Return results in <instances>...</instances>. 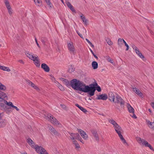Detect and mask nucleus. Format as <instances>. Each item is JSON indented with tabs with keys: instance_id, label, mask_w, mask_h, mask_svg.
Here are the masks:
<instances>
[{
	"instance_id": "nucleus-1",
	"label": "nucleus",
	"mask_w": 154,
	"mask_h": 154,
	"mask_svg": "<svg viewBox=\"0 0 154 154\" xmlns=\"http://www.w3.org/2000/svg\"><path fill=\"white\" fill-rule=\"evenodd\" d=\"M70 84L74 89L87 93L90 97L92 96L94 94L95 88L97 85V84L96 82L89 85H86L83 82L75 79H72L70 82Z\"/></svg>"
},
{
	"instance_id": "nucleus-2",
	"label": "nucleus",
	"mask_w": 154,
	"mask_h": 154,
	"mask_svg": "<svg viewBox=\"0 0 154 154\" xmlns=\"http://www.w3.org/2000/svg\"><path fill=\"white\" fill-rule=\"evenodd\" d=\"M108 97L110 101H112L115 103L119 104L121 107H124L125 103L124 101L118 95L112 92H109V94Z\"/></svg>"
},
{
	"instance_id": "nucleus-3",
	"label": "nucleus",
	"mask_w": 154,
	"mask_h": 154,
	"mask_svg": "<svg viewBox=\"0 0 154 154\" xmlns=\"http://www.w3.org/2000/svg\"><path fill=\"white\" fill-rule=\"evenodd\" d=\"M26 142L32 148L35 149V150L37 153L39 152L43 148L42 147L36 145L30 138L27 139Z\"/></svg>"
},
{
	"instance_id": "nucleus-4",
	"label": "nucleus",
	"mask_w": 154,
	"mask_h": 154,
	"mask_svg": "<svg viewBox=\"0 0 154 154\" xmlns=\"http://www.w3.org/2000/svg\"><path fill=\"white\" fill-rule=\"evenodd\" d=\"M136 140L140 145L149 147L150 149L153 150V148L150 144L144 139L139 137H136Z\"/></svg>"
},
{
	"instance_id": "nucleus-5",
	"label": "nucleus",
	"mask_w": 154,
	"mask_h": 154,
	"mask_svg": "<svg viewBox=\"0 0 154 154\" xmlns=\"http://www.w3.org/2000/svg\"><path fill=\"white\" fill-rule=\"evenodd\" d=\"M69 137L73 142L74 141H76V140L80 141L82 143H84L83 140L78 133H69Z\"/></svg>"
},
{
	"instance_id": "nucleus-6",
	"label": "nucleus",
	"mask_w": 154,
	"mask_h": 154,
	"mask_svg": "<svg viewBox=\"0 0 154 154\" xmlns=\"http://www.w3.org/2000/svg\"><path fill=\"white\" fill-rule=\"evenodd\" d=\"M6 104L12 107V106H13L11 102H8L7 101L5 100L3 102L0 103V109L2 110H6L7 109Z\"/></svg>"
},
{
	"instance_id": "nucleus-7",
	"label": "nucleus",
	"mask_w": 154,
	"mask_h": 154,
	"mask_svg": "<svg viewBox=\"0 0 154 154\" xmlns=\"http://www.w3.org/2000/svg\"><path fill=\"white\" fill-rule=\"evenodd\" d=\"M91 131L95 140L98 141L99 140V137L97 130L94 129L91 130Z\"/></svg>"
},
{
	"instance_id": "nucleus-8",
	"label": "nucleus",
	"mask_w": 154,
	"mask_h": 154,
	"mask_svg": "<svg viewBox=\"0 0 154 154\" xmlns=\"http://www.w3.org/2000/svg\"><path fill=\"white\" fill-rule=\"evenodd\" d=\"M78 131L84 140H87L88 139V136L85 131L81 129H78Z\"/></svg>"
},
{
	"instance_id": "nucleus-9",
	"label": "nucleus",
	"mask_w": 154,
	"mask_h": 154,
	"mask_svg": "<svg viewBox=\"0 0 154 154\" xmlns=\"http://www.w3.org/2000/svg\"><path fill=\"white\" fill-rule=\"evenodd\" d=\"M68 48L70 53L74 54L75 49L72 42L67 43Z\"/></svg>"
},
{
	"instance_id": "nucleus-10",
	"label": "nucleus",
	"mask_w": 154,
	"mask_h": 154,
	"mask_svg": "<svg viewBox=\"0 0 154 154\" xmlns=\"http://www.w3.org/2000/svg\"><path fill=\"white\" fill-rule=\"evenodd\" d=\"M114 128L118 136L122 134L121 133L123 131L121 127L118 124L115 126Z\"/></svg>"
},
{
	"instance_id": "nucleus-11",
	"label": "nucleus",
	"mask_w": 154,
	"mask_h": 154,
	"mask_svg": "<svg viewBox=\"0 0 154 154\" xmlns=\"http://www.w3.org/2000/svg\"><path fill=\"white\" fill-rule=\"evenodd\" d=\"M50 121L52 123L56 126L60 125L59 122L55 118L53 117V116L52 117L50 116Z\"/></svg>"
},
{
	"instance_id": "nucleus-12",
	"label": "nucleus",
	"mask_w": 154,
	"mask_h": 154,
	"mask_svg": "<svg viewBox=\"0 0 154 154\" xmlns=\"http://www.w3.org/2000/svg\"><path fill=\"white\" fill-rule=\"evenodd\" d=\"M7 97V95L5 93L0 91V103L3 102L5 100V98Z\"/></svg>"
},
{
	"instance_id": "nucleus-13",
	"label": "nucleus",
	"mask_w": 154,
	"mask_h": 154,
	"mask_svg": "<svg viewBox=\"0 0 154 154\" xmlns=\"http://www.w3.org/2000/svg\"><path fill=\"white\" fill-rule=\"evenodd\" d=\"M107 96L105 94H102L100 95H97L96 98L97 100H106L107 98Z\"/></svg>"
},
{
	"instance_id": "nucleus-14",
	"label": "nucleus",
	"mask_w": 154,
	"mask_h": 154,
	"mask_svg": "<svg viewBox=\"0 0 154 154\" xmlns=\"http://www.w3.org/2000/svg\"><path fill=\"white\" fill-rule=\"evenodd\" d=\"M5 5L8 10L9 15L10 16L12 15L13 13V10L10 5L9 2L5 4Z\"/></svg>"
},
{
	"instance_id": "nucleus-15",
	"label": "nucleus",
	"mask_w": 154,
	"mask_h": 154,
	"mask_svg": "<svg viewBox=\"0 0 154 154\" xmlns=\"http://www.w3.org/2000/svg\"><path fill=\"white\" fill-rule=\"evenodd\" d=\"M34 59V60H32L33 61L37 67H39L40 66V63L39 59H38V57L37 56L36 57V56L35 57Z\"/></svg>"
},
{
	"instance_id": "nucleus-16",
	"label": "nucleus",
	"mask_w": 154,
	"mask_h": 154,
	"mask_svg": "<svg viewBox=\"0 0 154 154\" xmlns=\"http://www.w3.org/2000/svg\"><path fill=\"white\" fill-rule=\"evenodd\" d=\"M146 122L148 126L150 128L154 130V122H151L148 120H146Z\"/></svg>"
},
{
	"instance_id": "nucleus-17",
	"label": "nucleus",
	"mask_w": 154,
	"mask_h": 154,
	"mask_svg": "<svg viewBox=\"0 0 154 154\" xmlns=\"http://www.w3.org/2000/svg\"><path fill=\"white\" fill-rule=\"evenodd\" d=\"M49 129L55 135L57 136H59V134L57 131L51 126H49Z\"/></svg>"
},
{
	"instance_id": "nucleus-18",
	"label": "nucleus",
	"mask_w": 154,
	"mask_h": 154,
	"mask_svg": "<svg viewBox=\"0 0 154 154\" xmlns=\"http://www.w3.org/2000/svg\"><path fill=\"white\" fill-rule=\"evenodd\" d=\"M41 67L46 72H48L49 71L50 68L45 63H42L41 65Z\"/></svg>"
},
{
	"instance_id": "nucleus-19",
	"label": "nucleus",
	"mask_w": 154,
	"mask_h": 154,
	"mask_svg": "<svg viewBox=\"0 0 154 154\" xmlns=\"http://www.w3.org/2000/svg\"><path fill=\"white\" fill-rule=\"evenodd\" d=\"M133 91L137 94L139 96L142 97V96L143 94L138 89L136 88H133Z\"/></svg>"
},
{
	"instance_id": "nucleus-20",
	"label": "nucleus",
	"mask_w": 154,
	"mask_h": 154,
	"mask_svg": "<svg viewBox=\"0 0 154 154\" xmlns=\"http://www.w3.org/2000/svg\"><path fill=\"white\" fill-rule=\"evenodd\" d=\"M25 53L27 56L32 60H34V59L36 57L34 56L31 53L28 51H26Z\"/></svg>"
},
{
	"instance_id": "nucleus-21",
	"label": "nucleus",
	"mask_w": 154,
	"mask_h": 154,
	"mask_svg": "<svg viewBox=\"0 0 154 154\" xmlns=\"http://www.w3.org/2000/svg\"><path fill=\"white\" fill-rule=\"evenodd\" d=\"M66 4L67 7L73 12L75 13H76L73 7V6L72 5L71 3L68 2H66Z\"/></svg>"
},
{
	"instance_id": "nucleus-22",
	"label": "nucleus",
	"mask_w": 154,
	"mask_h": 154,
	"mask_svg": "<svg viewBox=\"0 0 154 154\" xmlns=\"http://www.w3.org/2000/svg\"><path fill=\"white\" fill-rule=\"evenodd\" d=\"M126 106L130 113H134V108L129 103H127Z\"/></svg>"
},
{
	"instance_id": "nucleus-23",
	"label": "nucleus",
	"mask_w": 154,
	"mask_h": 154,
	"mask_svg": "<svg viewBox=\"0 0 154 154\" xmlns=\"http://www.w3.org/2000/svg\"><path fill=\"white\" fill-rule=\"evenodd\" d=\"M80 17L84 24L85 25H87L88 20L86 19L85 16L82 14L81 15H80Z\"/></svg>"
},
{
	"instance_id": "nucleus-24",
	"label": "nucleus",
	"mask_w": 154,
	"mask_h": 154,
	"mask_svg": "<svg viewBox=\"0 0 154 154\" xmlns=\"http://www.w3.org/2000/svg\"><path fill=\"white\" fill-rule=\"evenodd\" d=\"M119 137L120 140H121V141L122 142V143L125 145H127L128 146V144L126 142V140L124 139V138L123 137V136L122 134L120 135L119 136Z\"/></svg>"
},
{
	"instance_id": "nucleus-25",
	"label": "nucleus",
	"mask_w": 154,
	"mask_h": 154,
	"mask_svg": "<svg viewBox=\"0 0 154 154\" xmlns=\"http://www.w3.org/2000/svg\"><path fill=\"white\" fill-rule=\"evenodd\" d=\"M108 122L113 125V127L118 124L112 119H109Z\"/></svg>"
},
{
	"instance_id": "nucleus-26",
	"label": "nucleus",
	"mask_w": 154,
	"mask_h": 154,
	"mask_svg": "<svg viewBox=\"0 0 154 154\" xmlns=\"http://www.w3.org/2000/svg\"><path fill=\"white\" fill-rule=\"evenodd\" d=\"M135 51L137 54L138 55L140 58H144V56L142 54L138 49H136V50H135Z\"/></svg>"
},
{
	"instance_id": "nucleus-27",
	"label": "nucleus",
	"mask_w": 154,
	"mask_h": 154,
	"mask_svg": "<svg viewBox=\"0 0 154 154\" xmlns=\"http://www.w3.org/2000/svg\"><path fill=\"white\" fill-rule=\"evenodd\" d=\"M124 41H125L123 39L121 38H119L118 40V45L121 47L123 44Z\"/></svg>"
},
{
	"instance_id": "nucleus-28",
	"label": "nucleus",
	"mask_w": 154,
	"mask_h": 154,
	"mask_svg": "<svg viewBox=\"0 0 154 154\" xmlns=\"http://www.w3.org/2000/svg\"><path fill=\"white\" fill-rule=\"evenodd\" d=\"M6 125V122L5 120H2L0 121V128L5 127Z\"/></svg>"
},
{
	"instance_id": "nucleus-29",
	"label": "nucleus",
	"mask_w": 154,
	"mask_h": 154,
	"mask_svg": "<svg viewBox=\"0 0 154 154\" xmlns=\"http://www.w3.org/2000/svg\"><path fill=\"white\" fill-rule=\"evenodd\" d=\"M92 66L94 69H96L98 67V63L96 61H93L92 63Z\"/></svg>"
},
{
	"instance_id": "nucleus-30",
	"label": "nucleus",
	"mask_w": 154,
	"mask_h": 154,
	"mask_svg": "<svg viewBox=\"0 0 154 154\" xmlns=\"http://www.w3.org/2000/svg\"><path fill=\"white\" fill-rule=\"evenodd\" d=\"M75 105L78 107L81 110L84 112V113H86L87 112V110L83 107L80 106L78 104H76Z\"/></svg>"
},
{
	"instance_id": "nucleus-31",
	"label": "nucleus",
	"mask_w": 154,
	"mask_h": 154,
	"mask_svg": "<svg viewBox=\"0 0 154 154\" xmlns=\"http://www.w3.org/2000/svg\"><path fill=\"white\" fill-rule=\"evenodd\" d=\"M44 117L47 120L50 121V116L52 117V116L51 114H46V113L44 114Z\"/></svg>"
},
{
	"instance_id": "nucleus-32",
	"label": "nucleus",
	"mask_w": 154,
	"mask_h": 154,
	"mask_svg": "<svg viewBox=\"0 0 154 154\" xmlns=\"http://www.w3.org/2000/svg\"><path fill=\"white\" fill-rule=\"evenodd\" d=\"M72 143L75 145V148L76 149H78L80 148V145L76 141H75L74 140Z\"/></svg>"
},
{
	"instance_id": "nucleus-33",
	"label": "nucleus",
	"mask_w": 154,
	"mask_h": 154,
	"mask_svg": "<svg viewBox=\"0 0 154 154\" xmlns=\"http://www.w3.org/2000/svg\"><path fill=\"white\" fill-rule=\"evenodd\" d=\"M39 154H48L46 150L44 148L39 151V152H37Z\"/></svg>"
},
{
	"instance_id": "nucleus-34",
	"label": "nucleus",
	"mask_w": 154,
	"mask_h": 154,
	"mask_svg": "<svg viewBox=\"0 0 154 154\" xmlns=\"http://www.w3.org/2000/svg\"><path fill=\"white\" fill-rule=\"evenodd\" d=\"M74 70L75 68L73 66H72V65L69 66L68 69V71L69 72L71 73L72 72H73L74 71Z\"/></svg>"
},
{
	"instance_id": "nucleus-35",
	"label": "nucleus",
	"mask_w": 154,
	"mask_h": 154,
	"mask_svg": "<svg viewBox=\"0 0 154 154\" xmlns=\"http://www.w3.org/2000/svg\"><path fill=\"white\" fill-rule=\"evenodd\" d=\"M106 59L109 62L112 64L113 63L112 60L109 56H106L105 57Z\"/></svg>"
},
{
	"instance_id": "nucleus-36",
	"label": "nucleus",
	"mask_w": 154,
	"mask_h": 154,
	"mask_svg": "<svg viewBox=\"0 0 154 154\" xmlns=\"http://www.w3.org/2000/svg\"><path fill=\"white\" fill-rule=\"evenodd\" d=\"M2 70L3 71H7L8 72H10L11 71V69L8 67L4 66H2Z\"/></svg>"
},
{
	"instance_id": "nucleus-37",
	"label": "nucleus",
	"mask_w": 154,
	"mask_h": 154,
	"mask_svg": "<svg viewBox=\"0 0 154 154\" xmlns=\"http://www.w3.org/2000/svg\"><path fill=\"white\" fill-rule=\"evenodd\" d=\"M106 40L107 44L109 45H113V43L111 41L109 38H108Z\"/></svg>"
},
{
	"instance_id": "nucleus-38",
	"label": "nucleus",
	"mask_w": 154,
	"mask_h": 154,
	"mask_svg": "<svg viewBox=\"0 0 154 154\" xmlns=\"http://www.w3.org/2000/svg\"><path fill=\"white\" fill-rule=\"evenodd\" d=\"M6 89V88L5 86L0 82V90H5Z\"/></svg>"
},
{
	"instance_id": "nucleus-39",
	"label": "nucleus",
	"mask_w": 154,
	"mask_h": 154,
	"mask_svg": "<svg viewBox=\"0 0 154 154\" xmlns=\"http://www.w3.org/2000/svg\"><path fill=\"white\" fill-rule=\"evenodd\" d=\"M57 85L60 90L62 91H63L64 90V88L61 85H60L59 83H58Z\"/></svg>"
},
{
	"instance_id": "nucleus-40",
	"label": "nucleus",
	"mask_w": 154,
	"mask_h": 154,
	"mask_svg": "<svg viewBox=\"0 0 154 154\" xmlns=\"http://www.w3.org/2000/svg\"><path fill=\"white\" fill-rule=\"evenodd\" d=\"M32 87L37 91H39L40 90L39 88L35 84Z\"/></svg>"
},
{
	"instance_id": "nucleus-41",
	"label": "nucleus",
	"mask_w": 154,
	"mask_h": 154,
	"mask_svg": "<svg viewBox=\"0 0 154 154\" xmlns=\"http://www.w3.org/2000/svg\"><path fill=\"white\" fill-rule=\"evenodd\" d=\"M26 82L27 84H28L29 85L31 86L32 87L34 85V84H33L32 82L29 80L26 81Z\"/></svg>"
},
{
	"instance_id": "nucleus-42",
	"label": "nucleus",
	"mask_w": 154,
	"mask_h": 154,
	"mask_svg": "<svg viewBox=\"0 0 154 154\" xmlns=\"http://www.w3.org/2000/svg\"><path fill=\"white\" fill-rule=\"evenodd\" d=\"M86 40L87 42L88 43V44H89L93 48L94 47V45H93V44L87 38L85 39Z\"/></svg>"
},
{
	"instance_id": "nucleus-43",
	"label": "nucleus",
	"mask_w": 154,
	"mask_h": 154,
	"mask_svg": "<svg viewBox=\"0 0 154 154\" xmlns=\"http://www.w3.org/2000/svg\"><path fill=\"white\" fill-rule=\"evenodd\" d=\"M45 1L46 2V3L47 4L49 5L50 7H51V2L50 0H45Z\"/></svg>"
},
{
	"instance_id": "nucleus-44",
	"label": "nucleus",
	"mask_w": 154,
	"mask_h": 154,
	"mask_svg": "<svg viewBox=\"0 0 154 154\" xmlns=\"http://www.w3.org/2000/svg\"><path fill=\"white\" fill-rule=\"evenodd\" d=\"M125 44V45L127 47V48L126 49V51H128L129 50V47L128 44L126 43L125 41H124V42H123Z\"/></svg>"
},
{
	"instance_id": "nucleus-45",
	"label": "nucleus",
	"mask_w": 154,
	"mask_h": 154,
	"mask_svg": "<svg viewBox=\"0 0 154 154\" xmlns=\"http://www.w3.org/2000/svg\"><path fill=\"white\" fill-rule=\"evenodd\" d=\"M96 90H97L98 92H100L101 91V89L99 86H98V85L95 88Z\"/></svg>"
},
{
	"instance_id": "nucleus-46",
	"label": "nucleus",
	"mask_w": 154,
	"mask_h": 154,
	"mask_svg": "<svg viewBox=\"0 0 154 154\" xmlns=\"http://www.w3.org/2000/svg\"><path fill=\"white\" fill-rule=\"evenodd\" d=\"M36 4H40L41 2V0H34Z\"/></svg>"
},
{
	"instance_id": "nucleus-47",
	"label": "nucleus",
	"mask_w": 154,
	"mask_h": 154,
	"mask_svg": "<svg viewBox=\"0 0 154 154\" xmlns=\"http://www.w3.org/2000/svg\"><path fill=\"white\" fill-rule=\"evenodd\" d=\"M131 47L135 51L136 50V49H138L137 47L134 44H132L131 45Z\"/></svg>"
},
{
	"instance_id": "nucleus-48",
	"label": "nucleus",
	"mask_w": 154,
	"mask_h": 154,
	"mask_svg": "<svg viewBox=\"0 0 154 154\" xmlns=\"http://www.w3.org/2000/svg\"><path fill=\"white\" fill-rule=\"evenodd\" d=\"M60 106H61V107L64 109H66V106L64 104H61L60 105Z\"/></svg>"
},
{
	"instance_id": "nucleus-49",
	"label": "nucleus",
	"mask_w": 154,
	"mask_h": 154,
	"mask_svg": "<svg viewBox=\"0 0 154 154\" xmlns=\"http://www.w3.org/2000/svg\"><path fill=\"white\" fill-rule=\"evenodd\" d=\"M133 114V115H130V116L133 118L136 119L137 118V117L136 116V115L134 114V113H132Z\"/></svg>"
},
{
	"instance_id": "nucleus-50",
	"label": "nucleus",
	"mask_w": 154,
	"mask_h": 154,
	"mask_svg": "<svg viewBox=\"0 0 154 154\" xmlns=\"http://www.w3.org/2000/svg\"><path fill=\"white\" fill-rule=\"evenodd\" d=\"M90 51H91V52L92 53V54H93V55H94V56L97 59L98 57H97V56L96 55H95L94 54L93 52V51L91 49H90Z\"/></svg>"
},
{
	"instance_id": "nucleus-51",
	"label": "nucleus",
	"mask_w": 154,
	"mask_h": 154,
	"mask_svg": "<svg viewBox=\"0 0 154 154\" xmlns=\"http://www.w3.org/2000/svg\"><path fill=\"white\" fill-rule=\"evenodd\" d=\"M3 116V114L2 113H0V121L2 120V117Z\"/></svg>"
},
{
	"instance_id": "nucleus-52",
	"label": "nucleus",
	"mask_w": 154,
	"mask_h": 154,
	"mask_svg": "<svg viewBox=\"0 0 154 154\" xmlns=\"http://www.w3.org/2000/svg\"><path fill=\"white\" fill-rule=\"evenodd\" d=\"M12 107L16 109V110L17 111H19V109H18L17 106H15L13 105V106H12Z\"/></svg>"
},
{
	"instance_id": "nucleus-53",
	"label": "nucleus",
	"mask_w": 154,
	"mask_h": 154,
	"mask_svg": "<svg viewBox=\"0 0 154 154\" xmlns=\"http://www.w3.org/2000/svg\"><path fill=\"white\" fill-rule=\"evenodd\" d=\"M76 32L79 36L82 38L84 39L81 34H80L78 31H77Z\"/></svg>"
},
{
	"instance_id": "nucleus-54",
	"label": "nucleus",
	"mask_w": 154,
	"mask_h": 154,
	"mask_svg": "<svg viewBox=\"0 0 154 154\" xmlns=\"http://www.w3.org/2000/svg\"><path fill=\"white\" fill-rule=\"evenodd\" d=\"M66 85L67 86H69V85H71L70 84V82H69L68 80V82H66L65 83Z\"/></svg>"
},
{
	"instance_id": "nucleus-55",
	"label": "nucleus",
	"mask_w": 154,
	"mask_h": 154,
	"mask_svg": "<svg viewBox=\"0 0 154 154\" xmlns=\"http://www.w3.org/2000/svg\"><path fill=\"white\" fill-rule=\"evenodd\" d=\"M19 63H22V64H24V63L23 62V60H18V61Z\"/></svg>"
},
{
	"instance_id": "nucleus-56",
	"label": "nucleus",
	"mask_w": 154,
	"mask_h": 154,
	"mask_svg": "<svg viewBox=\"0 0 154 154\" xmlns=\"http://www.w3.org/2000/svg\"><path fill=\"white\" fill-rule=\"evenodd\" d=\"M35 42H36V44L37 45V46L39 47V48H40V46L38 44V42H37V39L35 38Z\"/></svg>"
},
{
	"instance_id": "nucleus-57",
	"label": "nucleus",
	"mask_w": 154,
	"mask_h": 154,
	"mask_svg": "<svg viewBox=\"0 0 154 154\" xmlns=\"http://www.w3.org/2000/svg\"><path fill=\"white\" fill-rule=\"evenodd\" d=\"M63 81L64 82V83H66V82H68V80L65 79H63Z\"/></svg>"
},
{
	"instance_id": "nucleus-58",
	"label": "nucleus",
	"mask_w": 154,
	"mask_h": 154,
	"mask_svg": "<svg viewBox=\"0 0 154 154\" xmlns=\"http://www.w3.org/2000/svg\"><path fill=\"white\" fill-rule=\"evenodd\" d=\"M151 106L154 109V102H152L151 103Z\"/></svg>"
},
{
	"instance_id": "nucleus-59",
	"label": "nucleus",
	"mask_w": 154,
	"mask_h": 154,
	"mask_svg": "<svg viewBox=\"0 0 154 154\" xmlns=\"http://www.w3.org/2000/svg\"><path fill=\"white\" fill-rule=\"evenodd\" d=\"M4 2L5 4L9 2L8 0H4Z\"/></svg>"
},
{
	"instance_id": "nucleus-60",
	"label": "nucleus",
	"mask_w": 154,
	"mask_h": 154,
	"mask_svg": "<svg viewBox=\"0 0 154 154\" xmlns=\"http://www.w3.org/2000/svg\"><path fill=\"white\" fill-rule=\"evenodd\" d=\"M41 41L43 43V44H45V41H44V39H42L41 40Z\"/></svg>"
},
{
	"instance_id": "nucleus-61",
	"label": "nucleus",
	"mask_w": 154,
	"mask_h": 154,
	"mask_svg": "<svg viewBox=\"0 0 154 154\" xmlns=\"http://www.w3.org/2000/svg\"><path fill=\"white\" fill-rule=\"evenodd\" d=\"M148 111H149V112H150V113H151L152 112V111L150 109H148Z\"/></svg>"
},
{
	"instance_id": "nucleus-62",
	"label": "nucleus",
	"mask_w": 154,
	"mask_h": 154,
	"mask_svg": "<svg viewBox=\"0 0 154 154\" xmlns=\"http://www.w3.org/2000/svg\"><path fill=\"white\" fill-rule=\"evenodd\" d=\"M3 66L0 65V69H2V67Z\"/></svg>"
},
{
	"instance_id": "nucleus-63",
	"label": "nucleus",
	"mask_w": 154,
	"mask_h": 154,
	"mask_svg": "<svg viewBox=\"0 0 154 154\" xmlns=\"http://www.w3.org/2000/svg\"><path fill=\"white\" fill-rule=\"evenodd\" d=\"M63 4H64V2L63 0H61Z\"/></svg>"
},
{
	"instance_id": "nucleus-64",
	"label": "nucleus",
	"mask_w": 154,
	"mask_h": 154,
	"mask_svg": "<svg viewBox=\"0 0 154 154\" xmlns=\"http://www.w3.org/2000/svg\"><path fill=\"white\" fill-rule=\"evenodd\" d=\"M22 154H27L26 152H24L23 153H22Z\"/></svg>"
}]
</instances>
